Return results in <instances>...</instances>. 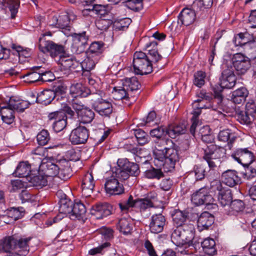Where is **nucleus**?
Wrapping results in <instances>:
<instances>
[{
  "label": "nucleus",
  "instance_id": "de8ad7c7",
  "mask_svg": "<svg viewBox=\"0 0 256 256\" xmlns=\"http://www.w3.org/2000/svg\"><path fill=\"white\" fill-rule=\"evenodd\" d=\"M156 168H151L146 170L144 172V176L146 178L149 179H157L160 180L164 176L163 172L162 171V168H164L163 166L156 167Z\"/></svg>",
  "mask_w": 256,
  "mask_h": 256
},
{
  "label": "nucleus",
  "instance_id": "ddd939ff",
  "mask_svg": "<svg viewBox=\"0 0 256 256\" xmlns=\"http://www.w3.org/2000/svg\"><path fill=\"white\" fill-rule=\"evenodd\" d=\"M232 158L238 162L249 166L254 161V153L248 148H238L232 154Z\"/></svg>",
  "mask_w": 256,
  "mask_h": 256
},
{
  "label": "nucleus",
  "instance_id": "9b49d317",
  "mask_svg": "<svg viewBox=\"0 0 256 256\" xmlns=\"http://www.w3.org/2000/svg\"><path fill=\"white\" fill-rule=\"evenodd\" d=\"M39 49L44 54H49L52 58L62 54L64 51V47L50 40H44L42 38L39 39Z\"/></svg>",
  "mask_w": 256,
  "mask_h": 256
},
{
  "label": "nucleus",
  "instance_id": "052dcab7",
  "mask_svg": "<svg viewBox=\"0 0 256 256\" xmlns=\"http://www.w3.org/2000/svg\"><path fill=\"white\" fill-rule=\"evenodd\" d=\"M206 74L202 71H198L194 74V83L198 87L201 88L205 83Z\"/></svg>",
  "mask_w": 256,
  "mask_h": 256
},
{
  "label": "nucleus",
  "instance_id": "8fccbe9b",
  "mask_svg": "<svg viewBox=\"0 0 256 256\" xmlns=\"http://www.w3.org/2000/svg\"><path fill=\"white\" fill-rule=\"evenodd\" d=\"M122 84L129 91L130 94L131 92L138 90L140 85L137 78L136 77L126 78L123 81Z\"/></svg>",
  "mask_w": 256,
  "mask_h": 256
},
{
  "label": "nucleus",
  "instance_id": "c9c22d12",
  "mask_svg": "<svg viewBox=\"0 0 256 256\" xmlns=\"http://www.w3.org/2000/svg\"><path fill=\"white\" fill-rule=\"evenodd\" d=\"M104 50V43L100 42H92L86 54H89L91 56L97 57L100 59V55Z\"/></svg>",
  "mask_w": 256,
  "mask_h": 256
},
{
  "label": "nucleus",
  "instance_id": "a19ab883",
  "mask_svg": "<svg viewBox=\"0 0 256 256\" xmlns=\"http://www.w3.org/2000/svg\"><path fill=\"white\" fill-rule=\"evenodd\" d=\"M154 207L153 202L148 198H138L136 200L135 208L141 213L148 211Z\"/></svg>",
  "mask_w": 256,
  "mask_h": 256
},
{
  "label": "nucleus",
  "instance_id": "20e7f679",
  "mask_svg": "<svg viewBox=\"0 0 256 256\" xmlns=\"http://www.w3.org/2000/svg\"><path fill=\"white\" fill-rule=\"evenodd\" d=\"M40 168L47 178L54 177L55 180L60 178L65 180L70 176V164L66 159L60 160L56 164L50 162L43 163L40 164Z\"/></svg>",
  "mask_w": 256,
  "mask_h": 256
},
{
  "label": "nucleus",
  "instance_id": "7c9ffc66",
  "mask_svg": "<svg viewBox=\"0 0 256 256\" xmlns=\"http://www.w3.org/2000/svg\"><path fill=\"white\" fill-rule=\"evenodd\" d=\"M30 104V102L28 101L20 100L18 98L15 96L11 97L8 103L10 107L14 110H16L20 112H23L29 106Z\"/></svg>",
  "mask_w": 256,
  "mask_h": 256
},
{
  "label": "nucleus",
  "instance_id": "c85d7f7f",
  "mask_svg": "<svg viewBox=\"0 0 256 256\" xmlns=\"http://www.w3.org/2000/svg\"><path fill=\"white\" fill-rule=\"evenodd\" d=\"M86 212V208L82 202H76L73 204L70 218L72 220L83 219Z\"/></svg>",
  "mask_w": 256,
  "mask_h": 256
},
{
  "label": "nucleus",
  "instance_id": "a18cd8bd",
  "mask_svg": "<svg viewBox=\"0 0 256 256\" xmlns=\"http://www.w3.org/2000/svg\"><path fill=\"white\" fill-rule=\"evenodd\" d=\"M120 160H118V168L112 174V176L118 179L119 182L127 180L130 176L128 170L123 168L124 164Z\"/></svg>",
  "mask_w": 256,
  "mask_h": 256
},
{
  "label": "nucleus",
  "instance_id": "bf43d9fd",
  "mask_svg": "<svg viewBox=\"0 0 256 256\" xmlns=\"http://www.w3.org/2000/svg\"><path fill=\"white\" fill-rule=\"evenodd\" d=\"M124 2L126 6L134 11H138L142 8V0H124Z\"/></svg>",
  "mask_w": 256,
  "mask_h": 256
},
{
  "label": "nucleus",
  "instance_id": "864d4df0",
  "mask_svg": "<svg viewBox=\"0 0 256 256\" xmlns=\"http://www.w3.org/2000/svg\"><path fill=\"white\" fill-rule=\"evenodd\" d=\"M125 148L135 155L134 159L136 162L142 164H146L148 160H146L145 158H144V160H142V157L138 155L140 149L136 146L132 144H126L125 146Z\"/></svg>",
  "mask_w": 256,
  "mask_h": 256
},
{
  "label": "nucleus",
  "instance_id": "3c124183",
  "mask_svg": "<svg viewBox=\"0 0 256 256\" xmlns=\"http://www.w3.org/2000/svg\"><path fill=\"white\" fill-rule=\"evenodd\" d=\"M190 242L185 244H188V245H186L184 247H181L178 249V252L180 256H203L196 252L194 246L190 244Z\"/></svg>",
  "mask_w": 256,
  "mask_h": 256
},
{
  "label": "nucleus",
  "instance_id": "2eb2a0df",
  "mask_svg": "<svg viewBox=\"0 0 256 256\" xmlns=\"http://www.w3.org/2000/svg\"><path fill=\"white\" fill-rule=\"evenodd\" d=\"M59 62L60 64V70L64 74H68L70 72L80 71L79 62L70 56H60Z\"/></svg>",
  "mask_w": 256,
  "mask_h": 256
},
{
  "label": "nucleus",
  "instance_id": "4be33fe9",
  "mask_svg": "<svg viewBox=\"0 0 256 256\" xmlns=\"http://www.w3.org/2000/svg\"><path fill=\"white\" fill-rule=\"evenodd\" d=\"M95 186L93 176L90 173L86 174L82 180V192L85 196H89L92 193Z\"/></svg>",
  "mask_w": 256,
  "mask_h": 256
},
{
  "label": "nucleus",
  "instance_id": "5fc2aeb1",
  "mask_svg": "<svg viewBox=\"0 0 256 256\" xmlns=\"http://www.w3.org/2000/svg\"><path fill=\"white\" fill-rule=\"evenodd\" d=\"M210 128L208 126H204L200 130V133L202 135V140L206 143H212L214 140L213 135L210 134Z\"/></svg>",
  "mask_w": 256,
  "mask_h": 256
},
{
  "label": "nucleus",
  "instance_id": "f03ea898",
  "mask_svg": "<svg viewBox=\"0 0 256 256\" xmlns=\"http://www.w3.org/2000/svg\"><path fill=\"white\" fill-rule=\"evenodd\" d=\"M157 42L155 41L147 43L145 49L148 51L152 60L142 52H136L134 54L133 66L134 72L136 74H148L152 72V62H156L162 58L157 50Z\"/></svg>",
  "mask_w": 256,
  "mask_h": 256
},
{
  "label": "nucleus",
  "instance_id": "393cba45",
  "mask_svg": "<svg viewBox=\"0 0 256 256\" xmlns=\"http://www.w3.org/2000/svg\"><path fill=\"white\" fill-rule=\"evenodd\" d=\"M110 206L107 204H98L94 206L90 213L97 219H102L111 214Z\"/></svg>",
  "mask_w": 256,
  "mask_h": 256
},
{
  "label": "nucleus",
  "instance_id": "c03bdc74",
  "mask_svg": "<svg viewBox=\"0 0 256 256\" xmlns=\"http://www.w3.org/2000/svg\"><path fill=\"white\" fill-rule=\"evenodd\" d=\"M27 180L34 186L42 187L46 186L48 182V178L45 175H34L30 174L28 177Z\"/></svg>",
  "mask_w": 256,
  "mask_h": 256
},
{
  "label": "nucleus",
  "instance_id": "6ab92c4d",
  "mask_svg": "<svg viewBox=\"0 0 256 256\" xmlns=\"http://www.w3.org/2000/svg\"><path fill=\"white\" fill-rule=\"evenodd\" d=\"M166 224V218L162 214L153 215L150 218V230L151 232L158 234L161 232Z\"/></svg>",
  "mask_w": 256,
  "mask_h": 256
},
{
  "label": "nucleus",
  "instance_id": "5701e85b",
  "mask_svg": "<svg viewBox=\"0 0 256 256\" xmlns=\"http://www.w3.org/2000/svg\"><path fill=\"white\" fill-rule=\"evenodd\" d=\"M217 189L218 191V198L219 204L222 206L224 207L227 206H228V204L232 202V200L230 190L222 188V186L219 182H218Z\"/></svg>",
  "mask_w": 256,
  "mask_h": 256
},
{
  "label": "nucleus",
  "instance_id": "473e14b6",
  "mask_svg": "<svg viewBox=\"0 0 256 256\" xmlns=\"http://www.w3.org/2000/svg\"><path fill=\"white\" fill-rule=\"evenodd\" d=\"M120 232L124 235L131 233L132 230V222L130 218H122L116 225Z\"/></svg>",
  "mask_w": 256,
  "mask_h": 256
},
{
  "label": "nucleus",
  "instance_id": "774afa93",
  "mask_svg": "<svg viewBox=\"0 0 256 256\" xmlns=\"http://www.w3.org/2000/svg\"><path fill=\"white\" fill-rule=\"evenodd\" d=\"M134 135L138 142L140 145H144L148 142V138L146 132L140 129L134 131Z\"/></svg>",
  "mask_w": 256,
  "mask_h": 256
},
{
  "label": "nucleus",
  "instance_id": "dca6fc26",
  "mask_svg": "<svg viewBox=\"0 0 256 256\" xmlns=\"http://www.w3.org/2000/svg\"><path fill=\"white\" fill-rule=\"evenodd\" d=\"M104 188L106 194L110 195H118L124 192L122 184L112 175L106 179Z\"/></svg>",
  "mask_w": 256,
  "mask_h": 256
},
{
  "label": "nucleus",
  "instance_id": "6e6552de",
  "mask_svg": "<svg viewBox=\"0 0 256 256\" xmlns=\"http://www.w3.org/2000/svg\"><path fill=\"white\" fill-rule=\"evenodd\" d=\"M204 152V158L210 168H214L220 164L221 159L225 156L226 150L223 147L210 144Z\"/></svg>",
  "mask_w": 256,
  "mask_h": 256
},
{
  "label": "nucleus",
  "instance_id": "aec40b11",
  "mask_svg": "<svg viewBox=\"0 0 256 256\" xmlns=\"http://www.w3.org/2000/svg\"><path fill=\"white\" fill-rule=\"evenodd\" d=\"M236 82V78L233 72L230 70H224L220 78V84L222 88H233Z\"/></svg>",
  "mask_w": 256,
  "mask_h": 256
},
{
  "label": "nucleus",
  "instance_id": "f3484780",
  "mask_svg": "<svg viewBox=\"0 0 256 256\" xmlns=\"http://www.w3.org/2000/svg\"><path fill=\"white\" fill-rule=\"evenodd\" d=\"M88 136V130L84 126H79L71 132L69 139L74 144H83L87 141Z\"/></svg>",
  "mask_w": 256,
  "mask_h": 256
},
{
  "label": "nucleus",
  "instance_id": "423d86ee",
  "mask_svg": "<svg viewBox=\"0 0 256 256\" xmlns=\"http://www.w3.org/2000/svg\"><path fill=\"white\" fill-rule=\"evenodd\" d=\"M198 98L192 104L193 110L202 109H210L218 111L222 100V96L220 92H216L214 98L202 90L198 94Z\"/></svg>",
  "mask_w": 256,
  "mask_h": 256
},
{
  "label": "nucleus",
  "instance_id": "b1692460",
  "mask_svg": "<svg viewBox=\"0 0 256 256\" xmlns=\"http://www.w3.org/2000/svg\"><path fill=\"white\" fill-rule=\"evenodd\" d=\"M56 195L58 197H60L59 202V210L60 212L64 214H68L70 216L74 204H72V202L67 198L66 195L63 194L62 191H58Z\"/></svg>",
  "mask_w": 256,
  "mask_h": 256
},
{
  "label": "nucleus",
  "instance_id": "cd10ccee",
  "mask_svg": "<svg viewBox=\"0 0 256 256\" xmlns=\"http://www.w3.org/2000/svg\"><path fill=\"white\" fill-rule=\"evenodd\" d=\"M196 19L195 12L190 8H184L178 16V21L184 26H189L192 24Z\"/></svg>",
  "mask_w": 256,
  "mask_h": 256
},
{
  "label": "nucleus",
  "instance_id": "6e6d98bb",
  "mask_svg": "<svg viewBox=\"0 0 256 256\" xmlns=\"http://www.w3.org/2000/svg\"><path fill=\"white\" fill-rule=\"evenodd\" d=\"M201 114L200 110H193L192 112V124L190 128V133L194 136L196 127L200 124L198 120V116Z\"/></svg>",
  "mask_w": 256,
  "mask_h": 256
},
{
  "label": "nucleus",
  "instance_id": "c756f323",
  "mask_svg": "<svg viewBox=\"0 0 256 256\" xmlns=\"http://www.w3.org/2000/svg\"><path fill=\"white\" fill-rule=\"evenodd\" d=\"M186 125L184 124H172L166 128V134L172 138L185 133Z\"/></svg>",
  "mask_w": 256,
  "mask_h": 256
},
{
  "label": "nucleus",
  "instance_id": "37998d69",
  "mask_svg": "<svg viewBox=\"0 0 256 256\" xmlns=\"http://www.w3.org/2000/svg\"><path fill=\"white\" fill-rule=\"evenodd\" d=\"M78 116L80 123L89 124L94 120V113L91 109L86 107L78 114Z\"/></svg>",
  "mask_w": 256,
  "mask_h": 256
},
{
  "label": "nucleus",
  "instance_id": "79ce46f5",
  "mask_svg": "<svg viewBox=\"0 0 256 256\" xmlns=\"http://www.w3.org/2000/svg\"><path fill=\"white\" fill-rule=\"evenodd\" d=\"M244 208V204L242 201L239 200H236L230 204L228 209H226L228 214L229 215H236L240 212L243 210Z\"/></svg>",
  "mask_w": 256,
  "mask_h": 256
},
{
  "label": "nucleus",
  "instance_id": "13d9d810",
  "mask_svg": "<svg viewBox=\"0 0 256 256\" xmlns=\"http://www.w3.org/2000/svg\"><path fill=\"white\" fill-rule=\"evenodd\" d=\"M136 200H134L132 196H129L127 200H123L119 203L120 210L128 211L130 208H135Z\"/></svg>",
  "mask_w": 256,
  "mask_h": 256
},
{
  "label": "nucleus",
  "instance_id": "49530a36",
  "mask_svg": "<svg viewBox=\"0 0 256 256\" xmlns=\"http://www.w3.org/2000/svg\"><path fill=\"white\" fill-rule=\"evenodd\" d=\"M236 137L234 134L230 132L229 130H224L220 131L218 134V140L222 142H228V144L230 148L232 144L234 142Z\"/></svg>",
  "mask_w": 256,
  "mask_h": 256
},
{
  "label": "nucleus",
  "instance_id": "0eeeda50",
  "mask_svg": "<svg viewBox=\"0 0 256 256\" xmlns=\"http://www.w3.org/2000/svg\"><path fill=\"white\" fill-rule=\"evenodd\" d=\"M76 16L72 11L62 12L60 15L52 14L49 16L48 24L50 26L62 29L65 35L70 36L71 34L70 22L74 20Z\"/></svg>",
  "mask_w": 256,
  "mask_h": 256
},
{
  "label": "nucleus",
  "instance_id": "412c9836",
  "mask_svg": "<svg viewBox=\"0 0 256 256\" xmlns=\"http://www.w3.org/2000/svg\"><path fill=\"white\" fill-rule=\"evenodd\" d=\"M222 182L230 187H233L240 183V178L236 170H228L222 175Z\"/></svg>",
  "mask_w": 256,
  "mask_h": 256
},
{
  "label": "nucleus",
  "instance_id": "39448f33",
  "mask_svg": "<svg viewBox=\"0 0 256 256\" xmlns=\"http://www.w3.org/2000/svg\"><path fill=\"white\" fill-rule=\"evenodd\" d=\"M31 237L16 239L14 236L4 238L3 245L4 246V256H24L29 251V242Z\"/></svg>",
  "mask_w": 256,
  "mask_h": 256
},
{
  "label": "nucleus",
  "instance_id": "7ed1b4c3",
  "mask_svg": "<svg viewBox=\"0 0 256 256\" xmlns=\"http://www.w3.org/2000/svg\"><path fill=\"white\" fill-rule=\"evenodd\" d=\"M166 143V140L161 138L155 141L153 162L156 167L163 166L165 172H169L174 168L178 156L177 150L172 148L162 149Z\"/></svg>",
  "mask_w": 256,
  "mask_h": 256
},
{
  "label": "nucleus",
  "instance_id": "f8f14e48",
  "mask_svg": "<svg viewBox=\"0 0 256 256\" xmlns=\"http://www.w3.org/2000/svg\"><path fill=\"white\" fill-rule=\"evenodd\" d=\"M72 36V50L76 54L82 53L84 52L86 47L88 44V36L85 32L82 33H74L70 34Z\"/></svg>",
  "mask_w": 256,
  "mask_h": 256
},
{
  "label": "nucleus",
  "instance_id": "4d7b16f0",
  "mask_svg": "<svg viewBox=\"0 0 256 256\" xmlns=\"http://www.w3.org/2000/svg\"><path fill=\"white\" fill-rule=\"evenodd\" d=\"M9 217L14 220L20 218L24 215V209L23 208H12L8 212Z\"/></svg>",
  "mask_w": 256,
  "mask_h": 256
},
{
  "label": "nucleus",
  "instance_id": "bb28decb",
  "mask_svg": "<svg viewBox=\"0 0 256 256\" xmlns=\"http://www.w3.org/2000/svg\"><path fill=\"white\" fill-rule=\"evenodd\" d=\"M214 222V216L209 212H204L198 217V228L200 231L206 230Z\"/></svg>",
  "mask_w": 256,
  "mask_h": 256
},
{
  "label": "nucleus",
  "instance_id": "a211bd4d",
  "mask_svg": "<svg viewBox=\"0 0 256 256\" xmlns=\"http://www.w3.org/2000/svg\"><path fill=\"white\" fill-rule=\"evenodd\" d=\"M232 64L238 74H244L250 66V62L248 58L239 53L234 56Z\"/></svg>",
  "mask_w": 256,
  "mask_h": 256
},
{
  "label": "nucleus",
  "instance_id": "a878e982",
  "mask_svg": "<svg viewBox=\"0 0 256 256\" xmlns=\"http://www.w3.org/2000/svg\"><path fill=\"white\" fill-rule=\"evenodd\" d=\"M112 97L116 100H122L126 104L130 100V94L129 91L126 88L123 84L122 86H114L112 92Z\"/></svg>",
  "mask_w": 256,
  "mask_h": 256
},
{
  "label": "nucleus",
  "instance_id": "f257e3e1",
  "mask_svg": "<svg viewBox=\"0 0 256 256\" xmlns=\"http://www.w3.org/2000/svg\"><path fill=\"white\" fill-rule=\"evenodd\" d=\"M172 218L176 228L171 234L172 242L178 246L192 242L194 236V226L189 222L187 212L175 210Z\"/></svg>",
  "mask_w": 256,
  "mask_h": 256
},
{
  "label": "nucleus",
  "instance_id": "603ef678",
  "mask_svg": "<svg viewBox=\"0 0 256 256\" xmlns=\"http://www.w3.org/2000/svg\"><path fill=\"white\" fill-rule=\"evenodd\" d=\"M41 71L38 72L30 71L27 72L22 76L24 81L28 83H33L40 80Z\"/></svg>",
  "mask_w": 256,
  "mask_h": 256
},
{
  "label": "nucleus",
  "instance_id": "09e8293b",
  "mask_svg": "<svg viewBox=\"0 0 256 256\" xmlns=\"http://www.w3.org/2000/svg\"><path fill=\"white\" fill-rule=\"evenodd\" d=\"M124 164L123 168L126 170L130 175L136 176L140 173L139 166L136 163L130 162L127 159H121Z\"/></svg>",
  "mask_w": 256,
  "mask_h": 256
},
{
  "label": "nucleus",
  "instance_id": "ea45409f",
  "mask_svg": "<svg viewBox=\"0 0 256 256\" xmlns=\"http://www.w3.org/2000/svg\"><path fill=\"white\" fill-rule=\"evenodd\" d=\"M201 246L204 252L208 255L213 256L216 252V242L213 238H207L202 242Z\"/></svg>",
  "mask_w": 256,
  "mask_h": 256
},
{
  "label": "nucleus",
  "instance_id": "e433bc0d",
  "mask_svg": "<svg viewBox=\"0 0 256 256\" xmlns=\"http://www.w3.org/2000/svg\"><path fill=\"white\" fill-rule=\"evenodd\" d=\"M248 94V92L247 90L242 87L232 92L231 96L232 100L234 103L240 104L245 100Z\"/></svg>",
  "mask_w": 256,
  "mask_h": 256
},
{
  "label": "nucleus",
  "instance_id": "0e129e2a",
  "mask_svg": "<svg viewBox=\"0 0 256 256\" xmlns=\"http://www.w3.org/2000/svg\"><path fill=\"white\" fill-rule=\"evenodd\" d=\"M166 128L164 126H158L150 130V135L153 138H160L162 136L166 134Z\"/></svg>",
  "mask_w": 256,
  "mask_h": 256
},
{
  "label": "nucleus",
  "instance_id": "58836bf2",
  "mask_svg": "<svg viewBox=\"0 0 256 256\" xmlns=\"http://www.w3.org/2000/svg\"><path fill=\"white\" fill-rule=\"evenodd\" d=\"M86 55L87 57L82 62H79L80 70L90 71L94 68L96 64L100 60L97 57L94 58L89 54Z\"/></svg>",
  "mask_w": 256,
  "mask_h": 256
},
{
  "label": "nucleus",
  "instance_id": "f704fd0d",
  "mask_svg": "<svg viewBox=\"0 0 256 256\" xmlns=\"http://www.w3.org/2000/svg\"><path fill=\"white\" fill-rule=\"evenodd\" d=\"M70 92L74 98L86 97L90 94V90L83 86L82 84L77 83L71 86Z\"/></svg>",
  "mask_w": 256,
  "mask_h": 256
},
{
  "label": "nucleus",
  "instance_id": "4468645a",
  "mask_svg": "<svg viewBox=\"0 0 256 256\" xmlns=\"http://www.w3.org/2000/svg\"><path fill=\"white\" fill-rule=\"evenodd\" d=\"M50 120H54L52 128L55 132H58L64 130L67 125V116L62 112H54L49 114Z\"/></svg>",
  "mask_w": 256,
  "mask_h": 256
},
{
  "label": "nucleus",
  "instance_id": "338daca9",
  "mask_svg": "<svg viewBox=\"0 0 256 256\" xmlns=\"http://www.w3.org/2000/svg\"><path fill=\"white\" fill-rule=\"evenodd\" d=\"M6 3L11 12V17L14 18L18 12L20 2L18 0H7Z\"/></svg>",
  "mask_w": 256,
  "mask_h": 256
},
{
  "label": "nucleus",
  "instance_id": "9d476101",
  "mask_svg": "<svg viewBox=\"0 0 256 256\" xmlns=\"http://www.w3.org/2000/svg\"><path fill=\"white\" fill-rule=\"evenodd\" d=\"M192 202L196 206L202 204L214 205V201L212 196L209 194L208 190L206 188H202L194 192L191 197Z\"/></svg>",
  "mask_w": 256,
  "mask_h": 256
},
{
  "label": "nucleus",
  "instance_id": "2f4dec72",
  "mask_svg": "<svg viewBox=\"0 0 256 256\" xmlns=\"http://www.w3.org/2000/svg\"><path fill=\"white\" fill-rule=\"evenodd\" d=\"M56 96V92L51 90H46L38 94L36 102L42 104H50Z\"/></svg>",
  "mask_w": 256,
  "mask_h": 256
},
{
  "label": "nucleus",
  "instance_id": "e2e57ef3",
  "mask_svg": "<svg viewBox=\"0 0 256 256\" xmlns=\"http://www.w3.org/2000/svg\"><path fill=\"white\" fill-rule=\"evenodd\" d=\"M246 110L254 119H256V101L252 100H249L246 105Z\"/></svg>",
  "mask_w": 256,
  "mask_h": 256
},
{
  "label": "nucleus",
  "instance_id": "1a4fd4ad",
  "mask_svg": "<svg viewBox=\"0 0 256 256\" xmlns=\"http://www.w3.org/2000/svg\"><path fill=\"white\" fill-rule=\"evenodd\" d=\"M94 110L100 116H108L112 112V104L108 100L100 98L98 94H90Z\"/></svg>",
  "mask_w": 256,
  "mask_h": 256
},
{
  "label": "nucleus",
  "instance_id": "72a5a7b5",
  "mask_svg": "<svg viewBox=\"0 0 256 256\" xmlns=\"http://www.w3.org/2000/svg\"><path fill=\"white\" fill-rule=\"evenodd\" d=\"M31 168L30 164L26 162H22L19 163L13 174L15 176L24 178L26 179L30 174Z\"/></svg>",
  "mask_w": 256,
  "mask_h": 256
},
{
  "label": "nucleus",
  "instance_id": "4c0bfd02",
  "mask_svg": "<svg viewBox=\"0 0 256 256\" xmlns=\"http://www.w3.org/2000/svg\"><path fill=\"white\" fill-rule=\"evenodd\" d=\"M0 115L2 121L7 124H11L14 121V111L9 106L0 108Z\"/></svg>",
  "mask_w": 256,
  "mask_h": 256
},
{
  "label": "nucleus",
  "instance_id": "69168bd1",
  "mask_svg": "<svg viewBox=\"0 0 256 256\" xmlns=\"http://www.w3.org/2000/svg\"><path fill=\"white\" fill-rule=\"evenodd\" d=\"M38 144L40 146L46 144L50 140L48 132L46 130H42L36 136Z\"/></svg>",
  "mask_w": 256,
  "mask_h": 256
},
{
  "label": "nucleus",
  "instance_id": "680f3d73",
  "mask_svg": "<svg viewBox=\"0 0 256 256\" xmlns=\"http://www.w3.org/2000/svg\"><path fill=\"white\" fill-rule=\"evenodd\" d=\"M130 20L128 18L120 19L114 22V27L116 30H124L128 28L130 23Z\"/></svg>",
  "mask_w": 256,
  "mask_h": 256
}]
</instances>
